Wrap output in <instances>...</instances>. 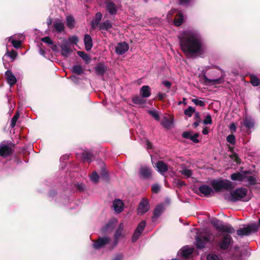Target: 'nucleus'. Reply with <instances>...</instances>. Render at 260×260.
<instances>
[{
    "mask_svg": "<svg viewBox=\"0 0 260 260\" xmlns=\"http://www.w3.org/2000/svg\"><path fill=\"white\" fill-rule=\"evenodd\" d=\"M181 49L186 54L201 56L205 53L201 35L195 31H185L178 37Z\"/></svg>",
    "mask_w": 260,
    "mask_h": 260,
    "instance_id": "1",
    "label": "nucleus"
},
{
    "mask_svg": "<svg viewBox=\"0 0 260 260\" xmlns=\"http://www.w3.org/2000/svg\"><path fill=\"white\" fill-rule=\"evenodd\" d=\"M195 240L196 247L199 249H202L206 247L207 244L214 242L215 236L211 232L205 231L197 233Z\"/></svg>",
    "mask_w": 260,
    "mask_h": 260,
    "instance_id": "2",
    "label": "nucleus"
},
{
    "mask_svg": "<svg viewBox=\"0 0 260 260\" xmlns=\"http://www.w3.org/2000/svg\"><path fill=\"white\" fill-rule=\"evenodd\" d=\"M211 185L217 192H219L222 190H231L234 188L232 182L229 180L224 179L219 180H214L211 182Z\"/></svg>",
    "mask_w": 260,
    "mask_h": 260,
    "instance_id": "3",
    "label": "nucleus"
},
{
    "mask_svg": "<svg viewBox=\"0 0 260 260\" xmlns=\"http://www.w3.org/2000/svg\"><path fill=\"white\" fill-rule=\"evenodd\" d=\"M248 190L246 188L239 187L230 192L231 197L229 201L236 203L238 201H248L249 200H243L247 194Z\"/></svg>",
    "mask_w": 260,
    "mask_h": 260,
    "instance_id": "4",
    "label": "nucleus"
},
{
    "mask_svg": "<svg viewBox=\"0 0 260 260\" xmlns=\"http://www.w3.org/2000/svg\"><path fill=\"white\" fill-rule=\"evenodd\" d=\"M212 225L219 232H225L229 234H233L235 232L234 229L230 224L224 225L222 221L217 219L211 221Z\"/></svg>",
    "mask_w": 260,
    "mask_h": 260,
    "instance_id": "5",
    "label": "nucleus"
},
{
    "mask_svg": "<svg viewBox=\"0 0 260 260\" xmlns=\"http://www.w3.org/2000/svg\"><path fill=\"white\" fill-rule=\"evenodd\" d=\"M258 231V226L255 224H248L246 228H240L237 231V234L241 237L249 236L252 232L255 233Z\"/></svg>",
    "mask_w": 260,
    "mask_h": 260,
    "instance_id": "6",
    "label": "nucleus"
},
{
    "mask_svg": "<svg viewBox=\"0 0 260 260\" xmlns=\"http://www.w3.org/2000/svg\"><path fill=\"white\" fill-rule=\"evenodd\" d=\"M233 238L230 235L223 234L218 243V246L221 250H226L233 244Z\"/></svg>",
    "mask_w": 260,
    "mask_h": 260,
    "instance_id": "7",
    "label": "nucleus"
},
{
    "mask_svg": "<svg viewBox=\"0 0 260 260\" xmlns=\"http://www.w3.org/2000/svg\"><path fill=\"white\" fill-rule=\"evenodd\" d=\"M60 48L61 55L66 57H68L73 52L69 42L65 39L61 41Z\"/></svg>",
    "mask_w": 260,
    "mask_h": 260,
    "instance_id": "8",
    "label": "nucleus"
},
{
    "mask_svg": "<svg viewBox=\"0 0 260 260\" xmlns=\"http://www.w3.org/2000/svg\"><path fill=\"white\" fill-rule=\"evenodd\" d=\"M139 175L141 179H150L152 178V170L148 166H142L139 169Z\"/></svg>",
    "mask_w": 260,
    "mask_h": 260,
    "instance_id": "9",
    "label": "nucleus"
},
{
    "mask_svg": "<svg viewBox=\"0 0 260 260\" xmlns=\"http://www.w3.org/2000/svg\"><path fill=\"white\" fill-rule=\"evenodd\" d=\"M111 239L108 237H99L92 244L93 247L95 249H99L104 246L108 244Z\"/></svg>",
    "mask_w": 260,
    "mask_h": 260,
    "instance_id": "10",
    "label": "nucleus"
},
{
    "mask_svg": "<svg viewBox=\"0 0 260 260\" xmlns=\"http://www.w3.org/2000/svg\"><path fill=\"white\" fill-rule=\"evenodd\" d=\"M250 174V171H244L242 173L236 172L231 175V179L235 181L243 182L246 179V175Z\"/></svg>",
    "mask_w": 260,
    "mask_h": 260,
    "instance_id": "11",
    "label": "nucleus"
},
{
    "mask_svg": "<svg viewBox=\"0 0 260 260\" xmlns=\"http://www.w3.org/2000/svg\"><path fill=\"white\" fill-rule=\"evenodd\" d=\"M202 79L204 80V84L206 85H216L220 84L223 82V77H220L217 79H210L208 78L205 75H203L202 77Z\"/></svg>",
    "mask_w": 260,
    "mask_h": 260,
    "instance_id": "12",
    "label": "nucleus"
},
{
    "mask_svg": "<svg viewBox=\"0 0 260 260\" xmlns=\"http://www.w3.org/2000/svg\"><path fill=\"white\" fill-rule=\"evenodd\" d=\"M14 153V150L10 146L1 143L0 144V156L7 157Z\"/></svg>",
    "mask_w": 260,
    "mask_h": 260,
    "instance_id": "13",
    "label": "nucleus"
},
{
    "mask_svg": "<svg viewBox=\"0 0 260 260\" xmlns=\"http://www.w3.org/2000/svg\"><path fill=\"white\" fill-rule=\"evenodd\" d=\"M149 209V203L147 199L143 198L140 202L138 207V213L144 214Z\"/></svg>",
    "mask_w": 260,
    "mask_h": 260,
    "instance_id": "14",
    "label": "nucleus"
},
{
    "mask_svg": "<svg viewBox=\"0 0 260 260\" xmlns=\"http://www.w3.org/2000/svg\"><path fill=\"white\" fill-rule=\"evenodd\" d=\"M129 49L128 44L125 42H120L115 46V52L118 55H122Z\"/></svg>",
    "mask_w": 260,
    "mask_h": 260,
    "instance_id": "15",
    "label": "nucleus"
},
{
    "mask_svg": "<svg viewBox=\"0 0 260 260\" xmlns=\"http://www.w3.org/2000/svg\"><path fill=\"white\" fill-rule=\"evenodd\" d=\"M192 132L189 131H185L182 133V137L186 139H189L195 143H198L200 140L198 139L199 137V133H195L193 135H191Z\"/></svg>",
    "mask_w": 260,
    "mask_h": 260,
    "instance_id": "16",
    "label": "nucleus"
},
{
    "mask_svg": "<svg viewBox=\"0 0 260 260\" xmlns=\"http://www.w3.org/2000/svg\"><path fill=\"white\" fill-rule=\"evenodd\" d=\"M95 73L98 75L103 76L107 70V67L103 62H99L94 67Z\"/></svg>",
    "mask_w": 260,
    "mask_h": 260,
    "instance_id": "17",
    "label": "nucleus"
},
{
    "mask_svg": "<svg viewBox=\"0 0 260 260\" xmlns=\"http://www.w3.org/2000/svg\"><path fill=\"white\" fill-rule=\"evenodd\" d=\"M6 78L8 83L11 86L16 84L17 80L11 70H7L5 72Z\"/></svg>",
    "mask_w": 260,
    "mask_h": 260,
    "instance_id": "18",
    "label": "nucleus"
},
{
    "mask_svg": "<svg viewBox=\"0 0 260 260\" xmlns=\"http://www.w3.org/2000/svg\"><path fill=\"white\" fill-rule=\"evenodd\" d=\"M106 10L110 15H113L117 13V9L115 4L110 1L106 2Z\"/></svg>",
    "mask_w": 260,
    "mask_h": 260,
    "instance_id": "19",
    "label": "nucleus"
},
{
    "mask_svg": "<svg viewBox=\"0 0 260 260\" xmlns=\"http://www.w3.org/2000/svg\"><path fill=\"white\" fill-rule=\"evenodd\" d=\"M102 16V14L101 12H97L95 14V17L91 21L92 28L95 29L100 25Z\"/></svg>",
    "mask_w": 260,
    "mask_h": 260,
    "instance_id": "20",
    "label": "nucleus"
},
{
    "mask_svg": "<svg viewBox=\"0 0 260 260\" xmlns=\"http://www.w3.org/2000/svg\"><path fill=\"white\" fill-rule=\"evenodd\" d=\"M84 43L85 49L90 51L93 46L92 40L91 36L88 34H85L84 37Z\"/></svg>",
    "mask_w": 260,
    "mask_h": 260,
    "instance_id": "21",
    "label": "nucleus"
},
{
    "mask_svg": "<svg viewBox=\"0 0 260 260\" xmlns=\"http://www.w3.org/2000/svg\"><path fill=\"white\" fill-rule=\"evenodd\" d=\"M164 207L162 204H159L157 205L154 208L153 212L152 219H157L160 216L162 213L164 212Z\"/></svg>",
    "mask_w": 260,
    "mask_h": 260,
    "instance_id": "22",
    "label": "nucleus"
},
{
    "mask_svg": "<svg viewBox=\"0 0 260 260\" xmlns=\"http://www.w3.org/2000/svg\"><path fill=\"white\" fill-rule=\"evenodd\" d=\"M199 189L200 192L206 197H208L210 195L211 193H213L212 188L206 185L200 186Z\"/></svg>",
    "mask_w": 260,
    "mask_h": 260,
    "instance_id": "23",
    "label": "nucleus"
},
{
    "mask_svg": "<svg viewBox=\"0 0 260 260\" xmlns=\"http://www.w3.org/2000/svg\"><path fill=\"white\" fill-rule=\"evenodd\" d=\"M156 167L161 174L166 173L168 170V165L162 160H159L156 164Z\"/></svg>",
    "mask_w": 260,
    "mask_h": 260,
    "instance_id": "24",
    "label": "nucleus"
},
{
    "mask_svg": "<svg viewBox=\"0 0 260 260\" xmlns=\"http://www.w3.org/2000/svg\"><path fill=\"white\" fill-rule=\"evenodd\" d=\"M140 93L143 98H148L151 95L150 88L148 85H144L140 90Z\"/></svg>",
    "mask_w": 260,
    "mask_h": 260,
    "instance_id": "25",
    "label": "nucleus"
},
{
    "mask_svg": "<svg viewBox=\"0 0 260 260\" xmlns=\"http://www.w3.org/2000/svg\"><path fill=\"white\" fill-rule=\"evenodd\" d=\"M99 26L100 30L109 31L112 27V24L110 20H107L106 21L101 23Z\"/></svg>",
    "mask_w": 260,
    "mask_h": 260,
    "instance_id": "26",
    "label": "nucleus"
},
{
    "mask_svg": "<svg viewBox=\"0 0 260 260\" xmlns=\"http://www.w3.org/2000/svg\"><path fill=\"white\" fill-rule=\"evenodd\" d=\"M123 204L120 200H115L113 204L114 210L117 213H120L123 210Z\"/></svg>",
    "mask_w": 260,
    "mask_h": 260,
    "instance_id": "27",
    "label": "nucleus"
},
{
    "mask_svg": "<svg viewBox=\"0 0 260 260\" xmlns=\"http://www.w3.org/2000/svg\"><path fill=\"white\" fill-rule=\"evenodd\" d=\"M243 124L247 128L251 129L254 126L255 122L252 118L246 117L244 119Z\"/></svg>",
    "mask_w": 260,
    "mask_h": 260,
    "instance_id": "28",
    "label": "nucleus"
},
{
    "mask_svg": "<svg viewBox=\"0 0 260 260\" xmlns=\"http://www.w3.org/2000/svg\"><path fill=\"white\" fill-rule=\"evenodd\" d=\"M105 165L104 163H102L101 166V170L100 172V174L101 177L106 181H107L109 179V175L108 172L105 167Z\"/></svg>",
    "mask_w": 260,
    "mask_h": 260,
    "instance_id": "29",
    "label": "nucleus"
},
{
    "mask_svg": "<svg viewBox=\"0 0 260 260\" xmlns=\"http://www.w3.org/2000/svg\"><path fill=\"white\" fill-rule=\"evenodd\" d=\"M53 27L55 31L57 32L60 33L64 30V25L61 22H55L53 24Z\"/></svg>",
    "mask_w": 260,
    "mask_h": 260,
    "instance_id": "30",
    "label": "nucleus"
},
{
    "mask_svg": "<svg viewBox=\"0 0 260 260\" xmlns=\"http://www.w3.org/2000/svg\"><path fill=\"white\" fill-rule=\"evenodd\" d=\"M113 223L112 222H109L101 229V232L103 234L110 233L113 231Z\"/></svg>",
    "mask_w": 260,
    "mask_h": 260,
    "instance_id": "31",
    "label": "nucleus"
},
{
    "mask_svg": "<svg viewBox=\"0 0 260 260\" xmlns=\"http://www.w3.org/2000/svg\"><path fill=\"white\" fill-rule=\"evenodd\" d=\"M183 22V16L181 13L177 14L174 18V23L176 26H180Z\"/></svg>",
    "mask_w": 260,
    "mask_h": 260,
    "instance_id": "32",
    "label": "nucleus"
},
{
    "mask_svg": "<svg viewBox=\"0 0 260 260\" xmlns=\"http://www.w3.org/2000/svg\"><path fill=\"white\" fill-rule=\"evenodd\" d=\"M77 54L84 60L86 63L88 64L91 61L90 56L85 52L83 51H77Z\"/></svg>",
    "mask_w": 260,
    "mask_h": 260,
    "instance_id": "33",
    "label": "nucleus"
},
{
    "mask_svg": "<svg viewBox=\"0 0 260 260\" xmlns=\"http://www.w3.org/2000/svg\"><path fill=\"white\" fill-rule=\"evenodd\" d=\"M123 224L122 223H120L114 234V238L116 240H117L120 238V237L122 235V233L123 230Z\"/></svg>",
    "mask_w": 260,
    "mask_h": 260,
    "instance_id": "34",
    "label": "nucleus"
},
{
    "mask_svg": "<svg viewBox=\"0 0 260 260\" xmlns=\"http://www.w3.org/2000/svg\"><path fill=\"white\" fill-rule=\"evenodd\" d=\"M132 102L135 104L142 105L145 103V100L141 96L135 95L132 98Z\"/></svg>",
    "mask_w": 260,
    "mask_h": 260,
    "instance_id": "35",
    "label": "nucleus"
},
{
    "mask_svg": "<svg viewBox=\"0 0 260 260\" xmlns=\"http://www.w3.org/2000/svg\"><path fill=\"white\" fill-rule=\"evenodd\" d=\"M93 155L89 151H84L82 153L83 161L91 162L92 160Z\"/></svg>",
    "mask_w": 260,
    "mask_h": 260,
    "instance_id": "36",
    "label": "nucleus"
},
{
    "mask_svg": "<svg viewBox=\"0 0 260 260\" xmlns=\"http://www.w3.org/2000/svg\"><path fill=\"white\" fill-rule=\"evenodd\" d=\"M250 82L253 86H258L260 85L259 79L255 75L251 74L250 75Z\"/></svg>",
    "mask_w": 260,
    "mask_h": 260,
    "instance_id": "37",
    "label": "nucleus"
},
{
    "mask_svg": "<svg viewBox=\"0 0 260 260\" xmlns=\"http://www.w3.org/2000/svg\"><path fill=\"white\" fill-rule=\"evenodd\" d=\"M67 25L70 28H73L75 27V19L72 16H69L67 17Z\"/></svg>",
    "mask_w": 260,
    "mask_h": 260,
    "instance_id": "38",
    "label": "nucleus"
},
{
    "mask_svg": "<svg viewBox=\"0 0 260 260\" xmlns=\"http://www.w3.org/2000/svg\"><path fill=\"white\" fill-rule=\"evenodd\" d=\"M72 72L78 75L83 73V69L80 65H74L72 68Z\"/></svg>",
    "mask_w": 260,
    "mask_h": 260,
    "instance_id": "39",
    "label": "nucleus"
},
{
    "mask_svg": "<svg viewBox=\"0 0 260 260\" xmlns=\"http://www.w3.org/2000/svg\"><path fill=\"white\" fill-rule=\"evenodd\" d=\"M246 179L248 182V185H246L247 187H249L251 185H254L256 184V179L253 176H246Z\"/></svg>",
    "mask_w": 260,
    "mask_h": 260,
    "instance_id": "40",
    "label": "nucleus"
},
{
    "mask_svg": "<svg viewBox=\"0 0 260 260\" xmlns=\"http://www.w3.org/2000/svg\"><path fill=\"white\" fill-rule=\"evenodd\" d=\"M193 250L191 248H184L182 249V255L184 257H188L192 254Z\"/></svg>",
    "mask_w": 260,
    "mask_h": 260,
    "instance_id": "41",
    "label": "nucleus"
},
{
    "mask_svg": "<svg viewBox=\"0 0 260 260\" xmlns=\"http://www.w3.org/2000/svg\"><path fill=\"white\" fill-rule=\"evenodd\" d=\"M195 112V108L192 107L191 106H189L184 110V113L189 117H190L192 116L193 113H194Z\"/></svg>",
    "mask_w": 260,
    "mask_h": 260,
    "instance_id": "42",
    "label": "nucleus"
},
{
    "mask_svg": "<svg viewBox=\"0 0 260 260\" xmlns=\"http://www.w3.org/2000/svg\"><path fill=\"white\" fill-rule=\"evenodd\" d=\"M161 124L165 128H169L171 124L172 121L167 117H165L164 120L161 122Z\"/></svg>",
    "mask_w": 260,
    "mask_h": 260,
    "instance_id": "43",
    "label": "nucleus"
},
{
    "mask_svg": "<svg viewBox=\"0 0 260 260\" xmlns=\"http://www.w3.org/2000/svg\"><path fill=\"white\" fill-rule=\"evenodd\" d=\"M146 222L145 220H142L137 226L136 231L140 232L142 234L146 226Z\"/></svg>",
    "mask_w": 260,
    "mask_h": 260,
    "instance_id": "44",
    "label": "nucleus"
},
{
    "mask_svg": "<svg viewBox=\"0 0 260 260\" xmlns=\"http://www.w3.org/2000/svg\"><path fill=\"white\" fill-rule=\"evenodd\" d=\"M19 117V112H16L14 116L11 119L10 126L12 128L14 127L16 125V122Z\"/></svg>",
    "mask_w": 260,
    "mask_h": 260,
    "instance_id": "45",
    "label": "nucleus"
},
{
    "mask_svg": "<svg viewBox=\"0 0 260 260\" xmlns=\"http://www.w3.org/2000/svg\"><path fill=\"white\" fill-rule=\"evenodd\" d=\"M229 157L237 164H240L241 163V159L239 158L238 155L236 152L231 154L229 155Z\"/></svg>",
    "mask_w": 260,
    "mask_h": 260,
    "instance_id": "46",
    "label": "nucleus"
},
{
    "mask_svg": "<svg viewBox=\"0 0 260 260\" xmlns=\"http://www.w3.org/2000/svg\"><path fill=\"white\" fill-rule=\"evenodd\" d=\"M5 55L9 56L12 60H14L16 58L18 54L17 52L14 50H12L10 52L7 50Z\"/></svg>",
    "mask_w": 260,
    "mask_h": 260,
    "instance_id": "47",
    "label": "nucleus"
},
{
    "mask_svg": "<svg viewBox=\"0 0 260 260\" xmlns=\"http://www.w3.org/2000/svg\"><path fill=\"white\" fill-rule=\"evenodd\" d=\"M180 172L181 174L185 176L187 178L191 177L192 174V171L187 169H183Z\"/></svg>",
    "mask_w": 260,
    "mask_h": 260,
    "instance_id": "48",
    "label": "nucleus"
},
{
    "mask_svg": "<svg viewBox=\"0 0 260 260\" xmlns=\"http://www.w3.org/2000/svg\"><path fill=\"white\" fill-rule=\"evenodd\" d=\"M226 141L231 144L235 145L236 143L235 136L233 134L228 136V137H226Z\"/></svg>",
    "mask_w": 260,
    "mask_h": 260,
    "instance_id": "49",
    "label": "nucleus"
},
{
    "mask_svg": "<svg viewBox=\"0 0 260 260\" xmlns=\"http://www.w3.org/2000/svg\"><path fill=\"white\" fill-rule=\"evenodd\" d=\"M191 101L197 106L204 107L206 105L205 102L200 100L198 99H192Z\"/></svg>",
    "mask_w": 260,
    "mask_h": 260,
    "instance_id": "50",
    "label": "nucleus"
},
{
    "mask_svg": "<svg viewBox=\"0 0 260 260\" xmlns=\"http://www.w3.org/2000/svg\"><path fill=\"white\" fill-rule=\"evenodd\" d=\"M160 190V186L158 184H154L152 185L151 191L154 193H158Z\"/></svg>",
    "mask_w": 260,
    "mask_h": 260,
    "instance_id": "51",
    "label": "nucleus"
},
{
    "mask_svg": "<svg viewBox=\"0 0 260 260\" xmlns=\"http://www.w3.org/2000/svg\"><path fill=\"white\" fill-rule=\"evenodd\" d=\"M91 180L94 183L99 182V176L96 172H93L90 177Z\"/></svg>",
    "mask_w": 260,
    "mask_h": 260,
    "instance_id": "52",
    "label": "nucleus"
},
{
    "mask_svg": "<svg viewBox=\"0 0 260 260\" xmlns=\"http://www.w3.org/2000/svg\"><path fill=\"white\" fill-rule=\"evenodd\" d=\"M207 260H220L218 255L214 253H209L207 256Z\"/></svg>",
    "mask_w": 260,
    "mask_h": 260,
    "instance_id": "53",
    "label": "nucleus"
},
{
    "mask_svg": "<svg viewBox=\"0 0 260 260\" xmlns=\"http://www.w3.org/2000/svg\"><path fill=\"white\" fill-rule=\"evenodd\" d=\"M69 41L70 44H77L79 41V39L76 36H72L69 38Z\"/></svg>",
    "mask_w": 260,
    "mask_h": 260,
    "instance_id": "54",
    "label": "nucleus"
},
{
    "mask_svg": "<svg viewBox=\"0 0 260 260\" xmlns=\"http://www.w3.org/2000/svg\"><path fill=\"white\" fill-rule=\"evenodd\" d=\"M148 113L151 115L156 120H159V116L157 112L155 110H150L148 111Z\"/></svg>",
    "mask_w": 260,
    "mask_h": 260,
    "instance_id": "55",
    "label": "nucleus"
},
{
    "mask_svg": "<svg viewBox=\"0 0 260 260\" xmlns=\"http://www.w3.org/2000/svg\"><path fill=\"white\" fill-rule=\"evenodd\" d=\"M141 233L135 230L132 238V240L133 242H135L140 237Z\"/></svg>",
    "mask_w": 260,
    "mask_h": 260,
    "instance_id": "56",
    "label": "nucleus"
},
{
    "mask_svg": "<svg viewBox=\"0 0 260 260\" xmlns=\"http://www.w3.org/2000/svg\"><path fill=\"white\" fill-rule=\"evenodd\" d=\"M13 47L16 49L19 48L21 45V42L19 40H13L11 42Z\"/></svg>",
    "mask_w": 260,
    "mask_h": 260,
    "instance_id": "57",
    "label": "nucleus"
},
{
    "mask_svg": "<svg viewBox=\"0 0 260 260\" xmlns=\"http://www.w3.org/2000/svg\"><path fill=\"white\" fill-rule=\"evenodd\" d=\"M41 41L48 45H53V42L49 37H45L41 39Z\"/></svg>",
    "mask_w": 260,
    "mask_h": 260,
    "instance_id": "58",
    "label": "nucleus"
},
{
    "mask_svg": "<svg viewBox=\"0 0 260 260\" xmlns=\"http://www.w3.org/2000/svg\"><path fill=\"white\" fill-rule=\"evenodd\" d=\"M203 123L204 124H209L212 123V118L211 115H208L205 119L203 121Z\"/></svg>",
    "mask_w": 260,
    "mask_h": 260,
    "instance_id": "59",
    "label": "nucleus"
},
{
    "mask_svg": "<svg viewBox=\"0 0 260 260\" xmlns=\"http://www.w3.org/2000/svg\"><path fill=\"white\" fill-rule=\"evenodd\" d=\"M123 255L122 253H118L115 255L112 260H123Z\"/></svg>",
    "mask_w": 260,
    "mask_h": 260,
    "instance_id": "60",
    "label": "nucleus"
},
{
    "mask_svg": "<svg viewBox=\"0 0 260 260\" xmlns=\"http://www.w3.org/2000/svg\"><path fill=\"white\" fill-rule=\"evenodd\" d=\"M176 183L179 187H182L183 186H185L186 184L185 182L183 181H182L180 179H178L176 181Z\"/></svg>",
    "mask_w": 260,
    "mask_h": 260,
    "instance_id": "61",
    "label": "nucleus"
},
{
    "mask_svg": "<svg viewBox=\"0 0 260 260\" xmlns=\"http://www.w3.org/2000/svg\"><path fill=\"white\" fill-rule=\"evenodd\" d=\"M194 119L196 121H198V122H201L202 119L201 118L200 114L199 112H194Z\"/></svg>",
    "mask_w": 260,
    "mask_h": 260,
    "instance_id": "62",
    "label": "nucleus"
},
{
    "mask_svg": "<svg viewBox=\"0 0 260 260\" xmlns=\"http://www.w3.org/2000/svg\"><path fill=\"white\" fill-rule=\"evenodd\" d=\"M243 252H243V251H241L240 254L239 255L234 254L233 256V260H241V257L243 255Z\"/></svg>",
    "mask_w": 260,
    "mask_h": 260,
    "instance_id": "63",
    "label": "nucleus"
},
{
    "mask_svg": "<svg viewBox=\"0 0 260 260\" xmlns=\"http://www.w3.org/2000/svg\"><path fill=\"white\" fill-rule=\"evenodd\" d=\"M76 188L79 191H83L84 188V185L82 183H77L75 184Z\"/></svg>",
    "mask_w": 260,
    "mask_h": 260,
    "instance_id": "64",
    "label": "nucleus"
}]
</instances>
